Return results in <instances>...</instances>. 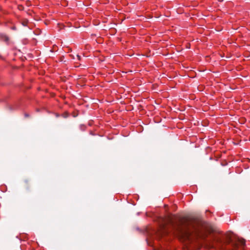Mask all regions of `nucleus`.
I'll return each mask as SVG.
<instances>
[{
    "label": "nucleus",
    "instance_id": "7",
    "mask_svg": "<svg viewBox=\"0 0 250 250\" xmlns=\"http://www.w3.org/2000/svg\"><path fill=\"white\" fill-rule=\"evenodd\" d=\"M86 128V126L84 125H80V129L82 130V131H84L85 130Z\"/></svg>",
    "mask_w": 250,
    "mask_h": 250
},
{
    "label": "nucleus",
    "instance_id": "6",
    "mask_svg": "<svg viewBox=\"0 0 250 250\" xmlns=\"http://www.w3.org/2000/svg\"><path fill=\"white\" fill-rule=\"evenodd\" d=\"M64 57L63 56H62L59 58L58 60L60 62H65V61H64Z\"/></svg>",
    "mask_w": 250,
    "mask_h": 250
},
{
    "label": "nucleus",
    "instance_id": "11",
    "mask_svg": "<svg viewBox=\"0 0 250 250\" xmlns=\"http://www.w3.org/2000/svg\"><path fill=\"white\" fill-rule=\"evenodd\" d=\"M139 214H140V212H138V213H137V215H139Z\"/></svg>",
    "mask_w": 250,
    "mask_h": 250
},
{
    "label": "nucleus",
    "instance_id": "10",
    "mask_svg": "<svg viewBox=\"0 0 250 250\" xmlns=\"http://www.w3.org/2000/svg\"><path fill=\"white\" fill-rule=\"evenodd\" d=\"M12 29L13 30H16V27H15V26H14V27H13L12 28Z\"/></svg>",
    "mask_w": 250,
    "mask_h": 250
},
{
    "label": "nucleus",
    "instance_id": "4",
    "mask_svg": "<svg viewBox=\"0 0 250 250\" xmlns=\"http://www.w3.org/2000/svg\"><path fill=\"white\" fill-rule=\"evenodd\" d=\"M0 39L4 41L5 42H8L9 38L6 36L0 33Z\"/></svg>",
    "mask_w": 250,
    "mask_h": 250
},
{
    "label": "nucleus",
    "instance_id": "5",
    "mask_svg": "<svg viewBox=\"0 0 250 250\" xmlns=\"http://www.w3.org/2000/svg\"><path fill=\"white\" fill-rule=\"evenodd\" d=\"M28 22V21L27 20H24V21H21V24L24 26H27Z\"/></svg>",
    "mask_w": 250,
    "mask_h": 250
},
{
    "label": "nucleus",
    "instance_id": "1",
    "mask_svg": "<svg viewBox=\"0 0 250 250\" xmlns=\"http://www.w3.org/2000/svg\"><path fill=\"white\" fill-rule=\"evenodd\" d=\"M174 229L177 235L184 240H206L208 237L207 228L201 222H185L177 225Z\"/></svg>",
    "mask_w": 250,
    "mask_h": 250
},
{
    "label": "nucleus",
    "instance_id": "8",
    "mask_svg": "<svg viewBox=\"0 0 250 250\" xmlns=\"http://www.w3.org/2000/svg\"><path fill=\"white\" fill-rule=\"evenodd\" d=\"M30 116L29 114L27 113H24V117L25 118H27V117H29Z\"/></svg>",
    "mask_w": 250,
    "mask_h": 250
},
{
    "label": "nucleus",
    "instance_id": "9",
    "mask_svg": "<svg viewBox=\"0 0 250 250\" xmlns=\"http://www.w3.org/2000/svg\"><path fill=\"white\" fill-rule=\"evenodd\" d=\"M77 58L78 60H81V56L79 55H77Z\"/></svg>",
    "mask_w": 250,
    "mask_h": 250
},
{
    "label": "nucleus",
    "instance_id": "2",
    "mask_svg": "<svg viewBox=\"0 0 250 250\" xmlns=\"http://www.w3.org/2000/svg\"><path fill=\"white\" fill-rule=\"evenodd\" d=\"M220 243L218 248L220 250H238L239 248V245L243 249L245 246V241L241 240L239 243L233 241L231 239H229L225 242H223L221 240H218Z\"/></svg>",
    "mask_w": 250,
    "mask_h": 250
},
{
    "label": "nucleus",
    "instance_id": "3",
    "mask_svg": "<svg viewBox=\"0 0 250 250\" xmlns=\"http://www.w3.org/2000/svg\"><path fill=\"white\" fill-rule=\"evenodd\" d=\"M19 106L18 104H15L14 105H12L10 104L7 105V108L10 111H13L14 110L17 109Z\"/></svg>",
    "mask_w": 250,
    "mask_h": 250
}]
</instances>
